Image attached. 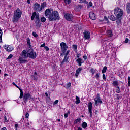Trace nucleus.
<instances>
[{"mask_svg":"<svg viewBox=\"0 0 130 130\" xmlns=\"http://www.w3.org/2000/svg\"><path fill=\"white\" fill-rule=\"evenodd\" d=\"M45 15L46 17H48L49 21H50V22L59 20V14H58L57 11H54L51 12L50 9H47L45 12Z\"/></svg>","mask_w":130,"mask_h":130,"instance_id":"f257e3e1","label":"nucleus"},{"mask_svg":"<svg viewBox=\"0 0 130 130\" xmlns=\"http://www.w3.org/2000/svg\"><path fill=\"white\" fill-rule=\"evenodd\" d=\"M22 11L19 8L14 11L13 18L12 19L13 23H17L19 21V19L21 18V16H22Z\"/></svg>","mask_w":130,"mask_h":130,"instance_id":"f03ea898","label":"nucleus"},{"mask_svg":"<svg viewBox=\"0 0 130 130\" xmlns=\"http://www.w3.org/2000/svg\"><path fill=\"white\" fill-rule=\"evenodd\" d=\"M114 13L117 18H121L122 15H123V11L119 8L115 9Z\"/></svg>","mask_w":130,"mask_h":130,"instance_id":"7ed1b4c3","label":"nucleus"},{"mask_svg":"<svg viewBox=\"0 0 130 130\" xmlns=\"http://www.w3.org/2000/svg\"><path fill=\"white\" fill-rule=\"evenodd\" d=\"M28 57L29 58H32V59H35V58L37 56L36 55V52H34L31 48L28 49Z\"/></svg>","mask_w":130,"mask_h":130,"instance_id":"20e7f679","label":"nucleus"},{"mask_svg":"<svg viewBox=\"0 0 130 130\" xmlns=\"http://www.w3.org/2000/svg\"><path fill=\"white\" fill-rule=\"evenodd\" d=\"M60 46L62 52V53L60 54V55H62L63 53H64V52L68 50V45H67V43L64 42H61L60 43Z\"/></svg>","mask_w":130,"mask_h":130,"instance_id":"39448f33","label":"nucleus"},{"mask_svg":"<svg viewBox=\"0 0 130 130\" xmlns=\"http://www.w3.org/2000/svg\"><path fill=\"white\" fill-rule=\"evenodd\" d=\"M30 98H31V95L30 93H25L24 94L23 101L25 103H27V102L28 100H29V99H30Z\"/></svg>","mask_w":130,"mask_h":130,"instance_id":"423d86ee","label":"nucleus"},{"mask_svg":"<svg viewBox=\"0 0 130 130\" xmlns=\"http://www.w3.org/2000/svg\"><path fill=\"white\" fill-rule=\"evenodd\" d=\"M3 47L7 51L11 52L14 50V47L11 45H5Z\"/></svg>","mask_w":130,"mask_h":130,"instance_id":"0eeeda50","label":"nucleus"},{"mask_svg":"<svg viewBox=\"0 0 130 130\" xmlns=\"http://www.w3.org/2000/svg\"><path fill=\"white\" fill-rule=\"evenodd\" d=\"M34 7L35 11H36L37 12H40V11L42 10L41 6L38 3L35 4Z\"/></svg>","mask_w":130,"mask_h":130,"instance_id":"6e6552de","label":"nucleus"},{"mask_svg":"<svg viewBox=\"0 0 130 130\" xmlns=\"http://www.w3.org/2000/svg\"><path fill=\"white\" fill-rule=\"evenodd\" d=\"M64 18L67 21H72L73 20V14L67 13L64 15Z\"/></svg>","mask_w":130,"mask_h":130,"instance_id":"1a4fd4ad","label":"nucleus"},{"mask_svg":"<svg viewBox=\"0 0 130 130\" xmlns=\"http://www.w3.org/2000/svg\"><path fill=\"white\" fill-rule=\"evenodd\" d=\"M28 54V49L27 50V51H26V50H23L22 52L21 56H22L23 58H27V57H29Z\"/></svg>","mask_w":130,"mask_h":130,"instance_id":"9d476101","label":"nucleus"},{"mask_svg":"<svg viewBox=\"0 0 130 130\" xmlns=\"http://www.w3.org/2000/svg\"><path fill=\"white\" fill-rule=\"evenodd\" d=\"M92 105V102H89L88 104V112L90 114V117H92V109L93 108Z\"/></svg>","mask_w":130,"mask_h":130,"instance_id":"9b49d317","label":"nucleus"},{"mask_svg":"<svg viewBox=\"0 0 130 130\" xmlns=\"http://www.w3.org/2000/svg\"><path fill=\"white\" fill-rule=\"evenodd\" d=\"M94 101L95 105H96V106L98 105V103H102V101H101V99H100V97H99V96H98L94 99Z\"/></svg>","mask_w":130,"mask_h":130,"instance_id":"f8f14e48","label":"nucleus"},{"mask_svg":"<svg viewBox=\"0 0 130 130\" xmlns=\"http://www.w3.org/2000/svg\"><path fill=\"white\" fill-rule=\"evenodd\" d=\"M83 34H84V38L85 39H89L90 38V35L91 34L89 32V31H84L83 32Z\"/></svg>","mask_w":130,"mask_h":130,"instance_id":"ddd939ff","label":"nucleus"},{"mask_svg":"<svg viewBox=\"0 0 130 130\" xmlns=\"http://www.w3.org/2000/svg\"><path fill=\"white\" fill-rule=\"evenodd\" d=\"M89 17L91 20H96V15L94 12H90Z\"/></svg>","mask_w":130,"mask_h":130,"instance_id":"4468645a","label":"nucleus"},{"mask_svg":"<svg viewBox=\"0 0 130 130\" xmlns=\"http://www.w3.org/2000/svg\"><path fill=\"white\" fill-rule=\"evenodd\" d=\"M68 59H69V58L68 57H66L64 56V59H63V61H62L60 62L61 64H60V67H62V65L64 64V63L68 62Z\"/></svg>","mask_w":130,"mask_h":130,"instance_id":"2eb2a0df","label":"nucleus"},{"mask_svg":"<svg viewBox=\"0 0 130 130\" xmlns=\"http://www.w3.org/2000/svg\"><path fill=\"white\" fill-rule=\"evenodd\" d=\"M35 22L36 23V26L38 28H40V26H41V22H40V19L35 20Z\"/></svg>","mask_w":130,"mask_h":130,"instance_id":"dca6fc26","label":"nucleus"},{"mask_svg":"<svg viewBox=\"0 0 130 130\" xmlns=\"http://www.w3.org/2000/svg\"><path fill=\"white\" fill-rule=\"evenodd\" d=\"M83 69L79 68L76 70V72L75 73V76H76V78H78L79 76V74L81 73V71H82Z\"/></svg>","mask_w":130,"mask_h":130,"instance_id":"f3484780","label":"nucleus"},{"mask_svg":"<svg viewBox=\"0 0 130 130\" xmlns=\"http://www.w3.org/2000/svg\"><path fill=\"white\" fill-rule=\"evenodd\" d=\"M15 87H16V88H18V89H19L20 91V95L19 96V98H20V99H22V98H23V90H22V89L20 88V87H19V86H18L17 85L16 86H15Z\"/></svg>","mask_w":130,"mask_h":130,"instance_id":"a211bd4d","label":"nucleus"},{"mask_svg":"<svg viewBox=\"0 0 130 130\" xmlns=\"http://www.w3.org/2000/svg\"><path fill=\"white\" fill-rule=\"evenodd\" d=\"M77 62H78V65L81 67L82 66V63H84V61L82 60L81 58H78L76 60Z\"/></svg>","mask_w":130,"mask_h":130,"instance_id":"6ab92c4d","label":"nucleus"},{"mask_svg":"<svg viewBox=\"0 0 130 130\" xmlns=\"http://www.w3.org/2000/svg\"><path fill=\"white\" fill-rule=\"evenodd\" d=\"M82 8H83V6L78 5L76 7V8H75V11H76V12H79V11H81V10L82 9Z\"/></svg>","mask_w":130,"mask_h":130,"instance_id":"aec40b11","label":"nucleus"},{"mask_svg":"<svg viewBox=\"0 0 130 130\" xmlns=\"http://www.w3.org/2000/svg\"><path fill=\"white\" fill-rule=\"evenodd\" d=\"M19 61L20 63H25V62H27V60L23 58V57H20L19 58Z\"/></svg>","mask_w":130,"mask_h":130,"instance_id":"412c9836","label":"nucleus"},{"mask_svg":"<svg viewBox=\"0 0 130 130\" xmlns=\"http://www.w3.org/2000/svg\"><path fill=\"white\" fill-rule=\"evenodd\" d=\"M107 36L108 37H112L113 34H112V31L111 30H108L106 32Z\"/></svg>","mask_w":130,"mask_h":130,"instance_id":"4be33fe9","label":"nucleus"},{"mask_svg":"<svg viewBox=\"0 0 130 130\" xmlns=\"http://www.w3.org/2000/svg\"><path fill=\"white\" fill-rule=\"evenodd\" d=\"M127 13L129 14L130 13V2H128L126 5Z\"/></svg>","mask_w":130,"mask_h":130,"instance_id":"5701e85b","label":"nucleus"},{"mask_svg":"<svg viewBox=\"0 0 130 130\" xmlns=\"http://www.w3.org/2000/svg\"><path fill=\"white\" fill-rule=\"evenodd\" d=\"M27 43L28 45V48H32V46L31 45V41L30 40V39L27 38Z\"/></svg>","mask_w":130,"mask_h":130,"instance_id":"b1692460","label":"nucleus"},{"mask_svg":"<svg viewBox=\"0 0 130 130\" xmlns=\"http://www.w3.org/2000/svg\"><path fill=\"white\" fill-rule=\"evenodd\" d=\"M82 125L83 128H86L88 126V124H87V123H86V122H84L82 123Z\"/></svg>","mask_w":130,"mask_h":130,"instance_id":"393cba45","label":"nucleus"},{"mask_svg":"<svg viewBox=\"0 0 130 130\" xmlns=\"http://www.w3.org/2000/svg\"><path fill=\"white\" fill-rule=\"evenodd\" d=\"M107 70V67L105 66L102 70V74H105V73H106Z\"/></svg>","mask_w":130,"mask_h":130,"instance_id":"a878e982","label":"nucleus"},{"mask_svg":"<svg viewBox=\"0 0 130 130\" xmlns=\"http://www.w3.org/2000/svg\"><path fill=\"white\" fill-rule=\"evenodd\" d=\"M76 101H75L76 104H79V103L81 102L80 101V98H79L78 96H76Z\"/></svg>","mask_w":130,"mask_h":130,"instance_id":"bb28decb","label":"nucleus"},{"mask_svg":"<svg viewBox=\"0 0 130 130\" xmlns=\"http://www.w3.org/2000/svg\"><path fill=\"white\" fill-rule=\"evenodd\" d=\"M35 16H36V12H34L32 14V16L31 17V21H33L35 18Z\"/></svg>","mask_w":130,"mask_h":130,"instance_id":"cd10ccee","label":"nucleus"},{"mask_svg":"<svg viewBox=\"0 0 130 130\" xmlns=\"http://www.w3.org/2000/svg\"><path fill=\"white\" fill-rule=\"evenodd\" d=\"M113 85L114 86V87L116 86H118V81H114L113 82Z\"/></svg>","mask_w":130,"mask_h":130,"instance_id":"c85d7f7f","label":"nucleus"},{"mask_svg":"<svg viewBox=\"0 0 130 130\" xmlns=\"http://www.w3.org/2000/svg\"><path fill=\"white\" fill-rule=\"evenodd\" d=\"M46 7V2H43L41 5L42 9H44Z\"/></svg>","mask_w":130,"mask_h":130,"instance_id":"c756f323","label":"nucleus"},{"mask_svg":"<svg viewBox=\"0 0 130 130\" xmlns=\"http://www.w3.org/2000/svg\"><path fill=\"white\" fill-rule=\"evenodd\" d=\"M46 21V18L44 17H42L41 18V22H42L43 23H44Z\"/></svg>","mask_w":130,"mask_h":130,"instance_id":"7c9ffc66","label":"nucleus"},{"mask_svg":"<svg viewBox=\"0 0 130 130\" xmlns=\"http://www.w3.org/2000/svg\"><path fill=\"white\" fill-rule=\"evenodd\" d=\"M110 20H111L112 21H115V20H116L115 17H114V16H113V15H111V16L110 17Z\"/></svg>","mask_w":130,"mask_h":130,"instance_id":"2f4dec72","label":"nucleus"},{"mask_svg":"<svg viewBox=\"0 0 130 130\" xmlns=\"http://www.w3.org/2000/svg\"><path fill=\"white\" fill-rule=\"evenodd\" d=\"M116 93H120V88L118 86L116 87Z\"/></svg>","mask_w":130,"mask_h":130,"instance_id":"473e14b6","label":"nucleus"},{"mask_svg":"<svg viewBox=\"0 0 130 130\" xmlns=\"http://www.w3.org/2000/svg\"><path fill=\"white\" fill-rule=\"evenodd\" d=\"M35 20H40L39 19V14L38 13L37 14L36 13Z\"/></svg>","mask_w":130,"mask_h":130,"instance_id":"72a5a7b5","label":"nucleus"},{"mask_svg":"<svg viewBox=\"0 0 130 130\" xmlns=\"http://www.w3.org/2000/svg\"><path fill=\"white\" fill-rule=\"evenodd\" d=\"M81 120H82V119L80 118H78L74 121V123H78V122H79V121H81Z\"/></svg>","mask_w":130,"mask_h":130,"instance_id":"f704fd0d","label":"nucleus"},{"mask_svg":"<svg viewBox=\"0 0 130 130\" xmlns=\"http://www.w3.org/2000/svg\"><path fill=\"white\" fill-rule=\"evenodd\" d=\"M64 2L66 5H69V4H71V0H64Z\"/></svg>","mask_w":130,"mask_h":130,"instance_id":"c9c22d12","label":"nucleus"},{"mask_svg":"<svg viewBox=\"0 0 130 130\" xmlns=\"http://www.w3.org/2000/svg\"><path fill=\"white\" fill-rule=\"evenodd\" d=\"M71 83L70 82H69V83L67 84H66V88L67 89H69V88H70V87H71Z\"/></svg>","mask_w":130,"mask_h":130,"instance_id":"e433bc0d","label":"nucleus"},{"mask_svg":"<svg viewBox=\"0 0 130 130\" xmlns=\"http://www.w3.org/2000/svg\"><path fill=\"white\" fill-rule=\"evenodd\" d=\"M95 77L96 79H99V78H100V76H99V73H96V75H95Z\"/></svg>","mask_w":130,"mask_h":130,"instance_id":"4c0bfd02","label":"nucleus"},{"mask_svg":"<svg viewBox=\"0 0 130 130\" xmlns=\"http://www.w3.org/2000/svg\"><path fill=\"white\" fill-rule=\"evenodd\" d=\"M69 114H70V111H69L67 113H66L64 114L65 118H67V117H68V116L69 115Z\"/></svg>","mask_w":130,"mask_h":130,"instance_id":"58836bf2","label":"nucleus"},{"mask_svg":"<svg viewBox=\"0 0 130 130\" xmlns=\"http://www.w3.org/2000/svg\"><path fill=\"white\" fill-rule=\"evenodd\" d=\"M32 35H33V36H34V37H38V35H37V34H36L35 32H32Z\"/></svg>","mask_w":130,"mask_h":130,"instance_id":"ea45409f","label":"nucleus"},{"mask_svg":"<svg viewBox=\"0 0 130 130\" xmlns=\"http://www.w3.org/2000/svg\"><path fill=\"white\" fill-rule=\"evenodd\" d=\"M3 36V34H0V43H2L3 42V39H2V37Z\"/></svg>","mask_w":130,"mask_h":130,"instance_id":"a19ab883","label":"nucleus"},{"mask_svg":"<svg viewBox=\"0 0 130 130\" xmlns=\"http://www.w3.org/2000/svg\"><path fill=\"white\" fill-rule=\"evenodd\" d=\"M73 49L77 50V48H78V47H77V45H73Z\"/></svg>","mask_w":130,"mask_h":130,"instance_id":"79ce46f5","label":"nucleus"},{"mask_svg":"<svg viewBox=\"0 0 130 130\" xmlns=\"http://www.w3.org/2000/svg\"><path fill=\"white\" fill-rule=\"evenodd\" d=\"M69 53H70V50H68L67 51L66 53L65 54V56H64L68 57V55Z\"/></svg>","mask_w":130,"mask_h":130,"instance_id":"37998d69","label":"nucleus"},{"mask_svg":"<svg viewBox=\"0 0 130 130\" xmlns=\"http://www.w3.org/2000/svg\"><path fill=\"white\" fill-rule=\"evenodd\" d=\"M12 57H13V55L10 54L8 57L7 58V59H11V58H12Z\"/></svg>","mask_w":130,"mask_h":130,"instance_id":"c03bdc74","label":"nucleus"},{"mask_svg":"<svg viewBox=\"0 0 130 130\" xmlns=\"http://www.w3.org/2000/svg\"><path fill=\"white\" fill-rule=\"evenodd\" d=\"M19 126V125L18 124H15V128L16 130H18V126Z\"/></svg>","mask_w":130,"mask_h":130,"instance_id":"a18cd8bd","label":"nucleus"},{"mask_svg":"<svg viewBox=\"0 0 130 130\" xmlns=\"http://www.w3.org/2000/svg\"><path fill=\"white\" fill-rule=\"evenodd\" d=\"M128 86H130V77L128 78Z\"/></svg>","mask_w":130,"mask_h":130,"instance_id":"49530a36","label":"nucleus"},{"mask_svg":"<svg viewBox=\"0 0 130 130\" xmlns=\"http://www.w3.org/2000/svg\"><path fill=\"white\" fill-rule=\"evenodd\" d=\"M25 118H29V113L27 112L25 115Z\"/></svg>","mask_w":130,"mask_h":130,"instance_id":"de8ad7c7","label":"nucleus"},{"mask_svg":"<svg viewBox=\"0 0 130 130\" xmlns=\"http://www.w3.org/2000/svg\"><path fill=\"white\" fill-rule=\"evenodd\" d=\"M80 3H84V4H88V2L86 0L82 1Z\"/></svg>","mask_w":130,"mask_h":130,"instance_id":"09e8293b","label":"nucleus"},{"mask_svg":"<svg viewBox=\"0 0 130 130\" xmlns=\"http://www.w3.org/2000/svg\"><path fill=\"white\" fill-rule=\"evenodd\" d=\"M57 103H58V100H56L54 101V102L53 103V105H55V104H57Z\"/></svg>","mask_w":130,"mask_h":130,"instance_id":"8fccbe9b","label":"nucleus"},{"mask_svg":"<svg viewBox=\"0 0 130 130\" xmlns=\"http://www.w3.org/2000/svg\"><path fill=\"white\" fill-rule=\"evenodd\" d=\"M88 6H89V7H92V6H93V3L91 2H90L88 4Z\"/></svg>","mask_w":130,"mask_h":130,"instance_id":"3c124183","label":"nucleus"},{"mask_svg":"<svg viewBox=\"0 0 130 130\" xmlns=\"http://www.w3.org/2000/svg\"><path fill=\"white\" fill-rule=\"evenodd\" d=\"M90 72L91 73H92V74H94V73H95V70H94L93 69H91Z\"/></svg>","mask_w":130,"mask_h":130,"instance_id":"603ef678","label":"nucleus"},{"mask_svg":"<svg viewBox=\"0 0 130 130\" xmlns=\"http://www.w3.org/2000/svg\"><path fill=\"white\" fill-rule=\"evenodd\" d=\"M83 58H84V59H85V60H86V59H87L88 58V57H87V55H84L83 56Z\"/></svg>","mask_w":130,"mask_h":130,"instance_id":"864d4df0","label":"nucleus"},{"mask_svg":"<svg viewBox=\"0 0 130 130\" xmlns=\"http://www.w3.org/2000/svg\"><path fill=\"white\" fill-rule=\"evenodd\" d=\"M44 48L47 51H48V50H49V48H48V47L47 46H45Z\"/></svg>","mask_w":130,"mask_h":130,"instance_id":"5fc2aeb1","label":"nucleus"},{"mask_svg":"<svg viewBox=\"0 0 130 130\" xmlns=\"http://www.w3.org/2000/svg\"><path fill=\"white\" fill-rule=\"evenodd\" d=\"M128 39L126 38L125 41H124V43H128Z\"/></svg>","mask_w":130,"mask_h":130,"instance_id":"6e6d98bb","label":"nucleus"},{"mask_svg":"<svg viewBox=\"0 0 130 130\" xmlns=\"http://www.w3.org/2000/svg\"><path fill=\"white\" fill-rule=\"evenodd\" d=\"M33 78L35 81H36V80H37V76H33Z\"/></svg>","mask_w":130,"mask_h":130,"instance_id":"4d7b16f0","label":"nucleus"},{"mask_svg":"<svg viewBox=\"0 0 130 130\" xmlns=\"http://www.w3.org/2000/svg\"><path fill=\"white\" fill-rule=\"evenodd\" d=\"M45 47V43H44L43 44L41 45V47Z\"/></svg>","mask_w":130,"mask_h":130,"instance_id":"13d9d810","label":"nucleus"},{"mask_svg":"<svg viewBox=\"0 0 130 130\" xmlns=\"http://www.w3.org/2000/svg\"><path fill=\"white\" fill-rule=\"evenodd\" d=\"M103 80H106V78L105 77V74H103Z\"/></svg>","mask_w":130,"mask_h":130,"instance_id":"bf43d9fd","label":"nucleus"},{"mask_svg":"<svg viewBox=\"0 0 130 130\" xmlns=\"http://www.w3.org/2000/svg\"><path fill=\"white\" fill-rule=\"evenodd\" d=\"M4 120H5V121H6V122L8 121L7 120V117H6V116H4Z\"/></svg>","mask_w":130,"mask_h":130,"instance_id":"052dcab7","label":"nucleus"},{"mask_svg":"<svg viewBox=\"0 0 130 130\" xmlns=\"http://www.w3.org/2000/svg\"><path fill=\"white\" fill-rule=\"evenodd\" d=\"M8 8H9V9H12V5H8Z\"/></svg>","mask_w":130,"mask_h":130,"instance_id":"680f3d73","label":"nucleus"},{"mask_svg":"<svg viewBox=\"0 0 130 130\" xmlns=\"http://www.w3.org/2000/svg\"><path fill=\"white\" fill-rule=\"evenodd\" d=\"M80 56H81V54H77V57H78V58H79V57H80Z\"/></svg>","mask_w":130,"mask_h":130,"instance_id":"e2e57ef3","label":"nucleus"},{"mask_svg":"<svg viewBox=\"0 0 130 130\" xmlns=\"http://www.w3.org/2000/svg\"><path fill=\"white\" fill-rule=\"evenodd\" d=\"M1 130H7V128L6 127L2 128Z\"/></svg>","mask_w":130,"mask_h":130,"instance_id":"0e129e2a","label":"nucleus"},{"mask_svg":"<svg viewBox=\"0 0 130 130\" xmlns=\"http://www.w3.org/2000/svg\"><path fill=\"white\" fill-rule=\"evenodd\" d=\"M45 94L46 97H48V94L47 93V92H46Z\"/></svg>","mask_w":130,"mask_h":130,"instance_id":"69168bd1","label":"nucleus"},{"mask_svg":"<svg viewBox=\"0 0 130 130\" xmlns=\"http://www.w3.org/2000/svg\"><path fill=\"white\" fill-rule=\"evenodd\" d=\"M13 85H14V86H17V84L15 83V82H13Z\"/></svg>","mask_w":130,"mask_h":130,"instance_id":"338daca9","label":"nucleus"},{"mask_svg":"<svg viewBox=\"0 0 130 130\" xmlns=\"http://www.w3.org/2000/svg\"><path fill=\"white\" fill-rule=\"evenodd\" d=\"M27 3L28 4H30V0H27Z\"/></svg>","mask_w":130,"mask_h":130,"instance_id":"774afa93","label":"nucleus"}]
</instances>
